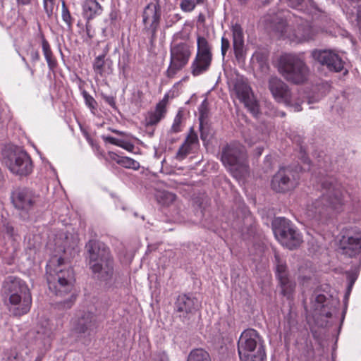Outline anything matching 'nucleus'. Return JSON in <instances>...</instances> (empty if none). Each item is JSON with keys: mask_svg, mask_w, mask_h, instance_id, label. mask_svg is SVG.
<instances>
[{"mask_svg": "<svg viewBox=\"0 0 361 361\" xmlns=\"http://www.w3.org/2000/svg\"><path fill=\"white\" fill-rule=\"evenodd\" d=\"M44 8L48 16H51L54 8V0H44Z\"/></svg>", "mask_w": 361, "mask_h": 361, "instance_id": "a18cd8bd", "label": "nucleus"}, {"mask_svg": "<svg viewBox=\"0 0 361 361\" xmlns=\"http://www.w3.org/2000/svg\"><path fill=\"white\" fill-rule=\"evenodd\" d=\"M4 361H23V356L15 350H11L6 355Z\"/></svg>", "mask_w": 361, "mask_h": 361, "instance_id": "79ce46f5", "label": "nucleus"}, {"mask_svg": "<svg viewBox=\"0 0 361 361\" xmlns=\"http://www.w3.org/2000/svg\"><path fill=\"white\" fill-rule=\"evenodd\" d=\"M161 15V8L158 4L149 3L144 8L142 13L144 31L149 37L151 43H153L156 39Z\"/></svg>", "mask_w": 361, "mask_h": 361, "instance_id": "9b49d317", "label": "nucleus"}, {"mask_svg": "<svg viewBox=\"0 0 361 361\" xmlns=\"http://www.w3.org/2000/svg\"><path fill=\"white\" fill-rule=\"evenodd\" d=\"M187 361H212L209 353L202 348L192 350L188 356Z\"/></svg>", "mask_w": 361, "mask_h": 361, "instance_id": "2f4dec72", "label": "nucleus"}, {"mask_svg": "<svg viewBox=\"0 0 361 361\" xmlns=\"http://www.w3.org/2000/svg\"><path fill=\"white\" fill-rule=\"evenodd\" d=\"M30 58L33 62L38 61L40 59L39 51L36 49H31L30 52Z\"/></svg>", "mask_w": 361, "mask_h": 361, "instance_id": "603ef678", "label": "nucleus"}, {"mask_svg": "<svg viewBox=\"0 0 361 361\" xmlns=\"http://www.w3.org/2000/svg\"><path fill=\"white\" fill-rule=\"evenodd\" d=\"M5 302L11 314L20 317L27 314L32 306V295L25 281L9 276L4 283Z\"/></svg>", "mask_w": 361, "mask_h": 361, "instance_id": "f03ea898", "label": "nucleus"}, {"mask_svg": "<svg viewBox=\"0 0 361 361\" xmlns=\"http://www.w3.org/2000/svg\"><path fill=\"white\" fill-rule=\"evenodd\" d=\"M76 245V240L65 232L60 233L55 239V245L59 247V250L64 252L69 249H74Z\"/></svg>", "mask_w": 361, "mask_h": 361, "instance_id": "cd10ccee", "label": "nucleus"}, {"mask_svg": "<svg viewBox=\"0 0 361 361\" xmlns=\"http://www.w3.org/2000/svg\"><path fill=\"white\" fill-rule=\"evenodd\" d=\"M279 283L281 288V293L288 298H290L294 291L295 283L289 277L284 280H279Z\"/></svg>", "mask_w": 361, "mask_h": 361, "instance_id": "473e14b6", "label": "nucleus"}, {"mask_svg": "<svg viewBox=\"0 0 361 361\" xmlns=\"http://www.w3.org/2000/svg\"><path fill=\"white\" fill-rule=\"evenodd\" d=\"M196 54L213 55L212 44L204 36L200 35H197Z\"/></svg>", "mask_w": 361, "mask_h": 361, "instance_id": "c756f323", "label": "nucleus"}, {"mask_svg": "<svg viewBox=\"0 0 361 361\" xmlns=\"http://www.w3.org/2000/svg\"><path fill=\"white\" fill-rule=\"evenodd\" d=\"M101 0H85L82 6L84 16L89 20L102 12Z\"/></svg>", "mask_w": 361, "mask_h": 361, "instance_id": "bb28decb", "label": "nucleus"}, {"mask_svg": "<svg viewBox=\"0 0 361 361\" xmlns=\"http://www.w3.org/2000/svg\"><path fill=\"white\" fill-rule=\"evenodd\" d=\"M298 40H307L312 38V36H296Z\"/></svg>", "mask_w": 361, "mask_h": 361, "instance_id": "e2e57ef3", "label": "nucleus"}, {"mask_svg": "<svg viewBox=\"0 0 361 361\" xmlns=\"http://www.w3.org/2000/svg\"><path fill=\"white\" fill-rule=\"evenodd\" d=\"M299 176L290 168H281L273 176L271 188L277 192H285L293 190L298 185Z\"/></svg>", "mask_w": 361, "mask_h": 361, "instance_id": "9d476101", "label": "nucleus"}, {"mask_svg": "<svg viewBox=\"0 0 361 361\" xmlns=\"http://www.w3.org/2000/svg\"><path fill=\"white\" fill-rule=\"evenodd\" d=\"M289 106H293L295 111L298 112V111H302V107H301L300 104H299L296 103L295 104H293V102H291V104Z\"/></svg>", "mask_w": 361, "mask_h": 361, "instance_id": "bf43d9fd", "label": "nucleus"}, {"mask_svg": "<svg viewBox=\"0 0 361 361\" xmlns=\"http://www.w3.org/2000/svg\"><path fill=\"white\" fill-rule=\"evenodd\" d=\"M183 114L181 111H178L174 118L173 123L170 129V133H177L181 131V123H182Z\"/></svg>", "mask_w": 361, "mask_h": 361, "instance_id": "58836bf2", "label": "nucleus"}, {"mask_svg": "<svg viewBox=\"0 0 361 361\" xmlns=\"http://www.w3.org/2000/svg\"><path fill=\"white\" fill-rule=\"evenodd\" d=\"M38 199L39 196L27 188H18L11 195L13 206L21 212L22 215L28 214L30 211L33 209Z\"/></svg>", "mask_w": 361, "mask_h": 361, "instance_id": "ddd939ff", "label": "nucleus"}, {"mask_svg": "<svg viewBox=\"0 0 361 361\" xmlns=\"http://www.w3.org/2000/svg\"><path fill=\"white\" fill-rule=\"evenodd\" d=\"M87 140L88 141V142L93 147H95L96 149H98L99 147L98 146V145L97 144H94V141L92 139H91L90 137H87Z\"/></svg>", "mask_w": 361, "mask_h": 361, "instance_id": "052dcab7", "label": "nucleus"}, {"mask_svg": "<svg viewBox=\"0 0 361 361\" xmlns=\"http://www.w3.org/2000/svg\"><path fill=\"white\" fill-rule=\"evenodd\" d=\"M112 159H114L116 163L121 165L122 166L128 169H138L140 167V164L137 161L134 160L132 158L128 157H120L116 154H114L113 156H111Z\"/></svg>", "mask_w": 361, "mask_h": 361, "instance_id": "7c9ffc66", "label": "nucleus"}, {"mask_svg": "<svg viewBox=\"0 0 361 361\" xmlns=\"http://www.w3.org/2000/svg\"><path fill=\"white\" fill-rule=\"evenodd\" d=\"M117 146L129 152H132L134 149V145L131 142L123 140H119Z\"/></svg>", "mask_w": 361, "mask_h": 361, "instance_id": "de8ad7c7", "label": "nucleus"}, {"mask_svg": "<svg viewBox=\"0 0 361 361\" xmlns=\"http://www.w3.org/2000/svg\"><path fill=\"white\" fill-rule=\"evenodd\" d=\"M166 101L167 96L166 95L164 98L157 104L154 111L148 114L146 118L147 126L156 125L165 116L166 112Z\"/></svg>", "mask_w": 361, "mask_h": 361, "instance_id": "a878e982", "label": "nucleus"}, {"mask_svg": "<svg viewBox=\"0 0 361 361\" xmlns=\"http://www.w3.org/2000/svg\"><path fill=\"white\" fill-rule=\"evenodd\" d=\"M61 16L63 20L67 24L68 27H71L72 25V18L64 1L62 2Z\"/></svg>", "mask_w": 361, "mask_h": 361, "instance_id": "ea45409f", "label": "nucleus"}, {"mask_svg": "<svg viewBox=\"0 0 361 361\" xmlns=\"http://www.w3.org/2000/svg\"><path fill=\"white\" fill-rule=\"evenodd\" d=\"M3 161L14 174L27 176L32 171L30 156L20 149H6L3 152Z\"/></svg>", "mask_w": 361, "mask_h": 361, "instance_id": "6e6552de", "label": "nucleus"}, {"mask_svg": "<svg viewBox=\"0 0 361 361\" xmlns=\"http://www.w3.org/2000/svg\"><path fill=\"white\" fill-rule=\"evenodd\" d=\"M199 141L197 135L194 131L193 128H191L184 142L178 149L176 154V159L178 161L183 160L189 154L193 152V150L197 147Z\"/></svg>", "mask_w": 361, "mask_h": 361, "instance_id": "4be33fe9", "label": "nucleus"}, {"mask_svg": "<svg viewBox=\"0 0 361 361\" xmlns=\"http://www.w3.org/2000/svg\"><path fill=\"white\" fill-rule=\"evenodd\" d=\"M276 262V275L278 280H284L288 278V274L287 271V267L282 261L280 260L278 255H275Z\"/></svg>", "mask_w": 361, "mask_h": 361, "instance_id": "72a5a7b5", "label": "nucleus"}, {"mask_svg": "<svg viewBox=\"0 0 361 361\" xmlns=\"http://www.w3.org/2000/svg\"><path fill=\"white\" fill-rule=\"evenodd\" d=\"M200 119L203 120L208 116V103L207 99H204L199 107Z\"/></svg>", "mask_w": 361, "mask_h": 361, "instance_id": "c03bdc74", "label": "nucleus"}, {"mask_svg": "<svg viewBox=\"0 0 361 361\" xmlns=\"http://www.w3.org/2000/svg\"><path fill=\"white\" fill-rule=\"evenodd\" d=\"M57 262L58 264L53 271H47V283L50 291L62 297L71 291L75 276L73 269L64 264L63 259L60 257Z\"/></svg>", "mask_w": 361, "mask_h": 361, "instance_id": "423d86ee", "label": "nucleus"}, {"mask_svg": "<svg viewBox=\"0 0 361 361\" xmlns=\"http://www.w3.org/2000/svg\"><path fill=\"white\" fill-rule=\"evenodd\" d=\"M268 89L274 99L279 103L291 104V92L288 85L281 78L271 76L268 80Z\"/></svg>", "mask_w": 361, "mask_h": 361, "instance_id": "dca6fc26", "label": "nucleus"}, {"mask_svg": "<svg viewBox=\"0 0 361 361\" xmlns=\"http://www.w3.org/2000/svg\"><path fill=\"white\" fill-rule=\"evenodd\" d=\"M82 95L84 98L85 104L90 109L91 112L94 114L97 109V101L86 90L82 91Z\"/></svg>", "mask_w": 361, "mask_h": 361, "instance_id": "4c0bfd02", "label": "nucleus"}, {"mask_svg": "<svg viewBox=\"0 0 361 361\" xmlns=\"http://www.w3.org/2000/svg\"><path fill=\"white\" fill-rule=\"evenodd\" d=\"M86 33L90 38H92L94 35V32L92 30V26L89 22L86 23Z\"/></svg>", "mask_w": 361, "mask_h": 361, "instance_id": "13d9d810", "label": "nucleus"}, {"mask_svg": "<svg viewBox=\"0 0 361 361\" xmlns=\"http://www.w3.org/2000/svg\"><path fill=\"white\" fill-rule=\"evenodd\" d=\"M267 58L268 53L265 50L262 51H256L252 56V60L254 61H257L262 68L266 67L267 68Z\"/></svg>", "mask_w": 361, "mask_h": 361, "instance_id": "e433bc0d", "label": "nucleus"}, {"mask_svg": "<svg viewBox=\"0 0 361 361\" xmlns=\"http://www.w3.org/2000/svg\"><path fill=\"white\" fill-rule=\"evenodd\" d=\"M95 315L90 312L83 313L75 322L74 329L79 334H90L96 328Z\"/></svg>", "mask_w": 361, "mask_h": 361, "instance_id": "5701e85b", "label": "nucleus"}, {"mask_svg": "<svg viewBox=\"0 0 361 361\" xmlns=\"http://www.w3.org/2000/svg\"><path fill=\"white\" fill-rule=\"evenodd\" d=\"M157 197L158 202L165 206H169L172 204L176 198L175 194L168 191L159 192Z\"/></svg>", "mask_w": 361, "mask_h": 361, "instance_id": "f704fd0d", "label": "nucleus"}, {"mask_svg": "<svg viewBox=\"0 0 361 361\" xmlns=\"http://www.w3.org/2000/svg\"><path fill=\"white\" fill-rule=\"evenodd\" d=\"M304 163L309 164V159L304 155Z\"/></svg>", "mask_w": 361, "mask_h": 361, "instance_id": "774afa93", "label": "nucleus"}, {"mask_svg": "<svg viewBox=\"0 0 361 361\" xmlns=\"http://www.w3.org/2000/svg\"><path fill=\"white\" fill-rule=\"evenodd\" d=\"M274 29L280 33L281 36H286V32L289 29V27L287 25L286 20L282 19L281 18H276V20L272 22Z\"/></svg>", "mask_w": 361, "mask_h": 361, "instance_id": "c9c22d12", "label": "nucleus"}, {"mask_svg": "<svg viewBox=\"0 0 361 361\" xmlns=\"http://www.w3.org/2000/svg\"><path fill=\"white\" fill-rule=\"evenodd\" d=\"M75 300V297L73 295V294H71V297L68 300H64L63 302H61V304L64 307L69 308L72 306Z\"/></svg>", "mask_w": 361, "mask_h": 361, "instance_id": "3c124183", "label": "nucleus"}, {"mask_svg": "<svg viewBox=\"0 0 361 361\" xmlns=\"http://www.w3.org/2000/svg\"><path fill=\"white\" fill-rule=\"evenodd\" d=\"M2 231L9 238H14L16 234L13 226L9 223H6L3 225Z\"/></svg>", "mask_w": 361, "mask_h": 361, "instance_id": "49530a36", "label": "nucleus"}, {"mask_svg": "<svg viewBox=\"0 0 361 361\" xmlns=\"http://www.w3.org/2000/svg\"><path fill=\"white\" fill-rule=\"evenodd\" d=\"M19 4L27 5L30 4L31 0H17Z\"/></svg>", "mask_w": 361, "mask_h": 361, "instance_id": "0e129e2a", "label": "nucleus"}, {"mask_svg": "<svg viewBox=\"0 0 361 361\" xmlns=\"http://www.w3.org/2000/svg\"><path fill=\"white\" fill-rule=\"evenodd\" d=\"M87 261L90 267H97V264L113 260L109 247L102 242L95 240H89L85 245Z\"/></svg>", "mask_w": 361, "mask_h": 361, "instance_id": "f8f14e48", "label": "nucleus"}, {"mask_svg": "<svg viewBox=\"0 0 361 361\" xmlns=\"http://www.w3.org/2000/svg\"><path fill=\"white\" fill-rule=\"evenodd\" d=\"M232 32V46L235 60L239 64H244L247 49L245 46L244 32L242 27L235 23L231 27Z\"/></svg>", "mask_w": 361, "mask_h": 361, "instance_id": "a211bd4d", "label": "nucleus"}, {"mask_svg": "<svg viewBox=\"0 0 361 361\" xmlns=\"http://www.w3.org/2000/svg\"><path fill=\"white\" fill-rule=\"evenodd\" d=\"M238 353L240 361H264V341L253 329L243 331L238 341Z\"/></svg>", "mask_w": 361, "mask_h": 361, "instance_id": "20e7f679", "label": "nucleus"}, {"mask_svg": "<svg viewBox=\"0 0 361 361\" xmlns=\"http://www.w3.org/2000/svg\"><path fill=\"white\" fill-rule=\"evenodd\" d=\"M347 277H348V280L349 281V283H348V290L350 291L353 286L354 285L357 278V275L356 273H347Z\"/></svg>", "mask_w": 361, "mask_h": 361, "instance_id": "09e8293b", "label": "nucleus"}, {"mask_svg": "<svg viewBox=\"0 0 361 361\" xmlns=\"http://www.w3.org/2000/svg\"><path fill=\"white\" fill-rule=\"evenodd\" d=\"M26 65H27V68L30 70L31 75H34V72H35L34 70L32 68H31L30 67V66L27 63H26Z\"/></svg>", "mask_w": 361, "mask_h": 361, "instance_id": "338daca9", "label": "nucleus"}, {"mask_svg": "<svg viewBox=\"0 0 361 361\" xmlns=\"http://www.w3.org/2000/svg\"><path fill=\"white\" fill-rule=\"evenodd\" d=\"M238 1L239 4H242V5H245L246 4H247V2L249 1V0H237Z\"/></svg>", "mask_w": 361, "mask_h": 361, "instance_id": "69168bd1", "label": "nucleus"}, {"mask_svg": "<svg viewBox=\"0 0 361 361\" xmlns=\"http://www.w3.org/2000/svg\"><path fill=\"white\" fill-rule=\"evenodd\" d=\"M213 60V55L195 54L191 63V73L194 76H199L209 71Z\"/></svg>", "mask_w": 361, "mask_h": 361, "instance_id": "b1692460", "label": "nucleus"}, {"mask_svg": "<svg viewBox=\"0 0 361 361\" xmlns=\"http://www.w3.org/2000/svg\"><path fill=\"white\" fill-rule=\"evenodd\" d=\"M152 361H169V359L164 353H161L154 355L152 359Z\"/></svg>", "mask_w": 361, "mask_h": 361, "instance_id": "8fccbe9b", "label": "nucleus"}, {"mask_svg": "<svg viewBox=\"0 0 361 361\" xmlns=\"http://www.w3.org/2000/svg\"><path fill=\"white\" fill-rule=\"evenodd\" d=\"M344 204L343 190L334 178H329L322 183V195L307 206V218L317 222H324Z\"/></svg>", "mask_w": 361, "mask_h": 361, "instance_id": "f257e3e1", "label": "nucleus"}, {"mask_svg": "<svg viewBox=\"0 0 361 361\" xmlns=\"http://www.w3.org/2000/svg\"><path fill=\"white\" fill-rule=\"evenodd\" d=\"M233 91L237 98L245 104L254 116L259 114L258 103L254 98L251 88L247 82L243 79H237L234 84Z\"/></svg>", "mask_w": 361, "mask_h": 361, "instance_id": "2eb2a0df", "label": "nucleus"}, {"mask_svg": "<svg viewBox=\"0 0 361 361\" xmlns=\"http://www.w3.org/2000/svg\"><path fill=\"white\" fill-rule=\"evenodd\" d=\"M110 130L115 133V134H117V135H126V133L125 132H122V131H120V130H116V129H110Z\"/></svg>", "mask_w": 361, "mask_h": 361, "instance_id": "680f3d73", "label": "nucleus"}, {"mask_svg": "<svg viewBox=\"0 0 361 361\" xmlns=\"http://www.w3.org/2000/svg\"><path fill=\"white\" fill-rule=\"evenodd\" d=\"M102 97L105 100V102L107 104H109L110 106H115L116 102H115V99H114V97H112V96H106V95L102 94Z\"/></svg>", "mask_w": 361, "mask_h": 361, "instance_id": "6e6d98bb", "label": "nucleus"}, {"mask_svg": "<svg viewBox=\"0 0 361 361\" xmlns=\"http://www.w3.org/2000/svg\"><path fill=\"white\" fill-rule=\"evenodd\" d=\"M339 302L336 300H327L323 294L315 296L313 308L316 315L325 316L329 318L336 312Z\"/></svg>", "mask_w": 361, "mask_h": 361, "instance_id": "aec40b11", "label": "nucleus"}, {"mask_svg": "<svg viewBox=\"0 0 361 361\" xmlns=\"http://www.w3.org/2000/svg\"><path fill=\"white\" fill-rule=\"evenodd\" d=\"M194 0H182L180 4V8L185 12H190L195 8Z\"/></svg>", "mask_w": 361, "mask_h": 361, "instance_id": "a19ab883", "label": "nucleus"}, {"mask_svg": "<svg viewBox=\"0 0 361 361\" xmlns=\"http://www.w3.org/2000/svg\"><path fill=\"white\" fill-rule=\"evenodd\" d=\"M341 246L344 253L350 257L361 253V231H348L341 240Z\"/></svg>", "mask_w": 361, "mask_h": 361, "instance_id": "6ab92c4d", "label": "nucleus"}, {"mask_svg": "<svg viewBox=\"0 0 361 361\" xmlns=\"http://www.w3.org/2000/svg\"><path fill=\"white\" fill-rule=\"evenodd\" d=\"M192 54V47L187 42H174L170 47V63L166 71L169 78H173L188 63Z\"/></svg>", "mask_w": 361, "mask_h": 361, "instance_id": "0eeeda50", "label": "nucleus"}, {"mask_svg": "<svg viewBox=\"0 0 361 361\" xmlns=\"http://www.w3.org/2000/svg\"><path fill=\"white\" fill-rule=\"evenodd\" d=\"M102 139L105 141V142H108L112 145H118V142L119 141V139H116L115 137H113L111 136H104L103 135L102 136Z\"/></svg>", "mask_w": 361, "mask_h": 361, "instance_id": "5fc2aeb1", "label": "nucleus"}, {"mask_svg": "<svg viewBox=\"0 0 361 361\" xmlns=\"http://www.w3.org/2000/svg\"><path fill=\"white\" fill-rule=\"evenodd\" d=\"M117 17H118V15H117L116 11H111V13H109V20L110 21V23L114 24L117 20Z\"/></svg>", "mask_w": 361, "mask_h": 361, "instance_id": "4d7b16f0", "label": "nucleus"}, {"mask_svg": "<svg viewBox=\"0 0 361 361\" xmlns=\"http://www.w3.org/2000/svg\"><path fill=\"white\" fill-rule=\"evenodd\" d=\"M274 235L279 243L290 250L300 246L302 242L300 233L286 219L279 220V225L274 229Z\"/></svg>", "mask_w": 361, "mask_h": 361, "instance_id": "1a4fd4ad", "label": "nucleus"}, {"mask_svg": "<svg viewBox=\"0 0 361 361\" xmlns=\"http://www.w3.org/2000/svg\"><path fill=\"white\" fill-rule=\"evenodd\" d=\"M231 47V43L228 38L223 36L221 39V52L223 58L226 56V54Z\"/></svg>", "mask_w": 361, "mask_h": 361, "instance_id": "37998d69", "label": "nucleus"}, {"mask_svg": "<svg viewBox=\"0 0 361 361\" xmlns=\"http://www.w3.org/2000/svg\"><path fill=\"white\" fill-rule=\"evenodd\" d=\"M221 161L238 180L245 178L249 173L246 151L239 142H231L223 147Z\"/></svg>", "mask_w": 361, "mask_h": 361, "instance_id": "7ed1b4c3", "label": "nucleus"}, {"mask_svg": "<svg viewBox=\"0 0 361 361\" xmlns=\"http://www.w3.org/2000/svg\"><path fill=\"white\" fill-rule=\"evenodd\" d=\"M303 1L304 0H288V4L290 7L298 8Z\"/></svg>", "mask_w": 361, "mask_h": 361, "instance_id": "864d4df0", "label": "nucleus"}, {"mask_svg": "<svg viewBox=\"0 0 361 361\" xmlns=\"http://www.w3.org/2000/svg\"><path fill=\"white\" fill-rule=\"evenodd\" d=\"M312 56L322 66L331 71L339 72L343 68V62L336 53L331 50H314Z\"/></svg>", "mask_w": 361, "mask_h": 361, "instance_id": "f3484780", "label": "nucleus"}, {"mask_svg": "<svg viewBox=\"0 0 361 361\" xmlns=\"http://www.w3.org/2000/svg\"><path fill=\"white\" fill-rule=\"evenodd\" d=\"M89 268L97 280L104 283L112 282L114 275V260L100 262L97 264V267L91 266Z\"/></svg>", "mask_w": 361, "mask_h": 361, "instance_id": "412c9836", "label": "nucleus"}, {"mask_svg": "<svg viewBox=\"0 0 361 361\" xmlns=\"http://www.w3.org/2000/svg\"><path fill=\"white\" fill-rule=\"evenodd\" d=\"M106 54L97 56L93 63V70L97 76L106 77L113 73V62L105 59Z\"/></svg>", "mask_w": 361, "mask_h": 361, "instance_id": "393cba45", "label": "nucleus"}, {"mask_svg": "<svg viewBox=\"0 0 361 361\" xmlns=\"http://www.w3.org/2000/svg\"><path fill=\"white\" fill-rule=\"evenodd\" d=\"M42 49L49 70L54 71L57 66V61L52 53L49 43L44 36H42Z\"/></svg>", "mask_w": 361, "mask_h": 361, "instance_id": "c85d7f7f", "label": "nucleus"}, {"mask_svg": "<svg viewBox=\"0 0 361 361\" xmlns=\"http://www.w3.org/2000/svg\"><path fill=\"white\" fill-rule=\"evenodd\" d=\"M277 68L279 73L288 82L301 84L307 80L309 68L305 61L296 54L286 53L281 55Z\"/></svg>", "mask_w": 361, "mask_h": 361, "instance_id": "39448f33", "label": "nucleus"}, {"mask_svg": "<svg viewBox=\"0 0 361 361\" xmlns=\"http://www.w3.org/2000/svg\"><path fill=\"white\" fill-rule=\"evenodd\" d=\"M198 309L197 298L186 294L178 296L175 305L174 312L176 317L183 322H189L195 314Z\"/></svg>", "mask_w": 361, "mask_h": 361, "instance_id": "4468645a", "label": "nucleus"}]
</instances>
